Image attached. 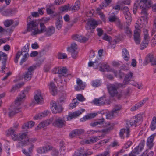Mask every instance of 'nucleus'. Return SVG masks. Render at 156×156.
<instances>
[{"instance_id":"42","label":"nucleus","mask_w":156,"mask_h":156,"mask_svg":"<svg viewBox=\"0 0 156 156\" xmlns=\"http://www.w3.org/2000/svg\"><path fill=\"white\" fill-rule=\"evenodd\" d=\"M79 102L76 99H74L72 102L69 104V106L72 108L75 107L76 105H78Z\"/></svg>"},{"instance_id":"58","label":"nucleus","mask_w":156,"mask_h":156,"mask_svg":"<svg viewBox=\"0 0 156 156\" xmlns=\"http://www.w3.org/2000/svg\"><path fill=\"white\" fill-rule=\"evenodd\" d=\"M21 55H23V54H22V53H21L20 51H18L17 52L14 60V62L15 63H16L18 62V60Z\"/></svg>"},{"instance_id":"6","label":"nucleus","mask_w":156,"mask_h":156,"mask_svg":"<svg viewBox=\"0 0 156 156\" xmlns=\"http://www.w3.org/2000/svg\"><path fill=\"white\" fill-rule=\"evenodd\" d=\"M98 24V23L95 20L90 19L86 23L85 27L87 30H90L92 33L93 30L95 28Z\"/></svg>"},{"instance_id":"49","label":"nucleus","mask_w":156,"mask_h":156,"mask_svg":"<svg viewBox=\"0 0 156 156\" xmlns=\"http://www.w3.org/2000/svg\"><path fill=\"white\" fill-rule=\"evenodd\" d=\"M103 39L108 41L109 44L110 45H111L112 43L110 42V40L111 39V37L108 35L106 34H105L103 36Z\"/></svg>"},{"instance_id":"20","label":"nucleus","mask_w":156,"mask_h":156,"mask_svg":"<svg viewBox=\"0 0 156 156\" xmlns=\"http://www.w3.org/2000/svg\"><path fill=\"white\" fill-rule=\"evenodd\" d=\"M34 99L37 104H41L43 102V98L41 93H38L34 96Z\"/></svg>"},{"instance_id":"44","label":"nucleus","mask_w":156,"mask_h":156,"mask_svg":"<svg viewBox=\"0 0 156 156\" xmlns=\"http://www.w3.org/2000/svg\"><path fill=\"white\" fill-rule=\"evenodd\" d=\"M143 9L141 12V14L142 16V18H143L144 20L145 18L147 19L148 17V14L146 9Z\"/></svg>"},{"instance_id":"11","label":"nucleus","mask_w":156,"mask_h":156,"mask_svg":"<svg viewBox=\"0 0 156 156\" xmlns=\"http://www.w3.org/2000/svg\"><path fill=\"white\" fill-rule=\"evenodd\" d=\"M142 115L140 114H138L133 119V120H131L129 122L131 126L135 125L136 126L137 125H139L142 119Z\"/></svg>"},{"instance_id":"8","label":"nucleus","mask_w":156,"mask_h":156,"mask_svg":"<svg viewBox=\"0 0 156 156\" xmlns=\"http://www.w3.org/2000/svg\"><path fill=\"white\" fill-rule=\"evenodd\" d=\"M50 104L51 109L53 113H60L62 112L63 108L62 106H58L57 103L55 101H51Z\"/></svg>"},{"instance_id":"9","label":"nucleus","mask_w":156,"mask_h":156,"mask_svg":"<svg viewBox=\"0 0 156 156\" xmlns=\"http://www.w3.org/2000/svg\"><path fill=\"white\" fill-rule=\"evenodd\" d=\"M36 68V66H30L28 68L27 71L23 75V78L25 80L28 81L31 79L33 71Z\"/></svg>"},{"instance_id":"26","label":"nucleus","mask_w":156,"mask_h":156,"mask_svg":"<svg viewBox=\"0 0 156 156\" xmlns=\"http://www.w3.org/2000/svg\"><path fill=\"white\" fill-rule=\"evenodd\" d=\"M155 136V134H153L149 136L147 139V145L149 149L151 148L153 146V142L154 138Z\"/></svg>"},{"instance_id":"27","label":"nucleus","mask_w":156,"mask_h":156,"mask_svg":"<svg viewBox=\"0 0 156 156\" xmlns=\"http://www.w3.org/2000/svg\"><path fill=\"white\" fill-rule=\"evenodd\" d=\"M147 60L151 62L152 65L155 68V72H156V58H154L152 55H149Z\"/></svg>"},{"instance_id":"22","label":"nucleus","mask_w":156,"mask_h":156,"mask_svg":"<svg viewBox=\"0 0 156 156\" xmlns=\"http://www.w3.org/2000/svg\"><path fill=\"white\" fill-rule=\"evenodd\" d=\"M3 57V61L2 62V64L3 65L2 66V69H5V65H6V62L7 60V55L3 53L2 52L0 51V60H1V57Z\"/></svg>"},{"instance_id":"61","label":"nucleus","mask_w":156,"mask_h":156,"mask_svg":"<svg viewBox=\"0 0 156 156\" xmlns=\"http://www.w3.org/2000/svg\"><path fill=\"white\" fill-rule=\"evenodd\" d=\"M6 15L7 16H11L13 13V11L12 9L7 10L5 11Z\"/></svg>"},{"instance_id":"3","label":"nucleus","mask_w":156,"mask_h":156,"mask_svg":"<svg viewBox=\"0 0 156 156\" xmlns=\"http://www.w3.org/2000/svg\"><path fill=\"white\" fill-rule=\"evenodd\" d=\"M27 31H31L32 35H35L36 31L38 26V23L36 20H33L31 16H29L27 19Z\"/></svg>"},{"instance_id":"64","label":"nucleus","mask_w":156,"mask_h":156,"mask_svg":"<svg viewBox=\"0 0 156 156\" xmlns=\"http://www.w3.org/2000/svg\"><path fill=\"white\" fill-rule=\"evenodd\" d=\"M99 156H110V152L109 151H105L103 153L98 154Z\"/></svg>"},{"instance_id":"19","label":"nucleus","mask_w":156,"mask_h":156,"mask_svg":"<svg viewBox=\"0 0 156 156\" xmlns=\"http://www.w3.org/2000/svg\"><path fill=\"white\" fill-rule=\"evenodd\" d=\"M140 32L136 31H134V39L136 44H140Z\"/></svg>"},{"instance_id":"45","label":"nucleus","mask_w":156,"mask_h":156,"mask_svg":"<svg viewBox=\"0 0 156 156\" xmlns=\"http://www.w3.org/2000/svg\"><path fill=\"white\" fill-rule=\"evenodd\" d=\"M49 123L47 121H45L40 123L37 127L40 129L43 128L45 126H48Z\"/></svg>"},{"instance_id":"43","label":"nucleus","mask_w":156,"mask_h":156,"mask_svg":"<svg viewBox=\"0 0 156 156\" xmlns=\"http://www.w3.org/2000/svg\"><path fill=\"white\" fill-rule=\"evenodd\" d=\"M24 83L23 82L17 84L16 85L14 86H13L12 88L11 89V92L14 91L17 89L20 88L22 86L24 85Z\"/></svg>"},{"instance_id":"36","label":"nucleus","mask_w":156,"mask_h":156,"mask_svg":"<svg viewBox=\"0 0 156 156\" xmlns=\"http://www.w3.org/2000/svg\"><path fill=\"white\" fill-rule=\"evenodd\" d=\"M29 43H27L26 46H24L20 52L22 53L23 54H28V52L29 51Z\"/></svg>"},{"instance_id":"1","label":"nucleus","mask_w":156,"mask_h":156,"mask_svg":"<svg viewBox=\"0 0 156 156\" xmlns=\"http://www.w3.org/2000/svg\"><path fill=\"white\" fill-rule=\"evenodd\" d=\"M7 135L11 136L14 140H18L19 145L22 146H26L29 142V138L26 133H20L18 135L15 131L12 129L10 128L7 133Z\"/></svg>"},{"instance_id":"62","label":"nucleus","mask_w":156,"mask_h":156,"mask_svg":"<svg viewBox=\"0 0 156 156\" xmlns=\"http://www.w3.org/2000/svg\"><path fill=\"white\" fill-rule=\"evenodd\" d=\"M99 139H98V136L93 137L90 139V141L91 143H94L96 142Z\"/></svg>"},{"instance_id":"54","label":"nucleus","mask_w":156,"mask_h":156,"mask_svg":"<svg viewBox=\"0 0 156 156\" xmlns=\"http://www.w3.org/2000/svg\"><path fill=\"white\" fill-rule=\"evenodd\" d=\"M77 19H75L73 20L70 21L68 23V27L70 28L75 23L77 22Z\"/></svg>"},{"instance_id":"57","label":"nucleus","mask_w":156,"mask_h":156,"mask_svg":"<svg viewBox=\"0 0 156 156\" xmlns=\"http://www.w3.org/2000/svg\"><path fill=\"white\" fill-rule=\"evenodd\" d=\"M100 82L99 80H95L93 81L92 85L94 87H98L100 85Z\"/></svg>"},{"instance_id":"38","label":"nucleus","mask_w":156,"mask_h":156,"mask_svg":"<svg viewBox=\"0 0 156 156\" xmlns=\"http://www.w3.org/2000/svg\"><path fill=\"white\" fill-rule=\"evenodd\" d=\"M125 19L126 20V23L129 25L131 22V16L130 12H127L124 14Z\"/></svg>"},{"instance_id":"60","label":"nucleus","mask_w":156,"mask_h":156,"mask_svg":"<svg viewBox=\"0 0 156 156\" xmlns=\"http://www.w3.org/2000/svg\"><path fill=\"white\" fill-rule=\"evenodd\" d=\"M76 98L77 100H78L80 101H83L85 99V98H84V97L80 94H78L77 95Z\"/></svg>"},{"instance_id":"50","label":"nucleus","mask_w":156,"mask_h":156,"mask_svg":"<svg viewBox=\"0 0 156 156\" xmlns=\"http://www.w3.org/2000/svg\"><path fill=\"white\" fill-rule=\"evenodd\" d=\"M51 150H52L51 154L53 156H58V155L59 152L57 149L52 147V148Z\"/></svg>"},{"instance_id":"31","label":"nucleus","mask_w":156,"mask_h":156,"mask_svg":"<svg viewBox=\"0 0 156 156\" xmlns=\"http://www.w3.org/2000/svg\"><path fill=\"white\" fill-rule=\"evenodd\" d=\"M106 128L102 129V133H108L112 130L114 128L113 126L111 125L110 123H108L106 124Z\"/></svg>"},{"instance_id":"59","label":"nucleus","mask_w":156,"mask_h":156,"mask_svg":"<svg viewBox=\"0 0 156 156\" xmlns=\"http://www.w3.org/2000/svg\"><path fill=\"white\" fill-rule=\"evenodd\" d=\"M71 53L72 57L73 58H76L78 54V52L76 50L74 51H69Z\"/></svg>"},{"instance_id":"13","label":"nucleus","mask_w":156,"mask_h":156,"mask_svg":"<svg viewBox=\"0 0 156 156\" xmlns=\"http://www.w3.org/2000/svg\"><path fill=\"white\" fill-rule=\"evenodd\" d=\"M121 108V106L120 105H116L113 110L108 114L106 115V118L108 119H111L115 116V115L117 112V111L120 110Z\"/></svg>"},{"instance_id":"23","label":"nucleus","mask_w":156,"mask_h":156,"mask_svg":"<svg viewBox=\"0 0 156 156\" xmlns=\"http://www.w3.org/2000/svg\"><path fill=\"white\" fill-rule=\"evenodd\" d=\"M112 69L110 68L109 66L105 63H101L100 65L99 70L102 72L105 71H111Z\"/></svg>"},{"instance_id":"55","label":"nucleus","mask_w":156,"mask_h":156,"mask_svg":"<svg viewBox=\"0 0 156 156\" xmlns=\"http://www.w3.org/2000/svg\"><path fill=\"white\" fill-rule=\"evenodd\" d=\"M116 24L117 26L120 29H123V26L122 23L121 22L120 20H117Z\"/></svg>"},{"instance_id":"41","label":"nucleus","mask_w":156,"mask_h":156,"mask_svg":"<svg viewBox=\"0 0 156 156\" xmlns=\"http://www.w3.org/2000/svg\"><path fill=\"white\" fill-rule=\"evenodd\" d=\"M125 33L129 37L131 38L132 36V32L131 29L128 26L124 28Z\"/></svg>"},{"instance_id":"10","label":"nucleus","mask_w":156,"mask_h":156,"mask_svg":"<svg viewBox=\"0 0 156 156\" xmlns=\"http://www.w3.org/2000/svg\"><path fill=\"white\" fill-rule=\"evenodd\" d=\"M55 72L53 73L54 74H58L62 75L59 76L60 77L62 76H67L68 74H67V69L65 67H63L60 68H54L53 70Z\"/></svg>"},{"instance_id":"40","label":"nucleus","mask_w":156,"mask_h":156,"mask_svg":"<svg viewBox=\"0 0 156 156\" xmlns=\"http://www.w3.org/2000/svg\"><path fill=\"white\" fill-rule=\"evenodd\" d=\"M150 127L152 130H154L156 128V117L155 116L153 118Z\"/></svg>"},{"instance_id":"34","label":"nucleus","mask_w":156,"mask_h":156,"mask_svg":"<svg viewBox=\"0 0 156 156\" xmlns=\"http://www.w3.org/2000/svg\"><path fill=\"white\" fill-rule=\"evenodd\" d=\"M50 89L52 92V94L55 95L57 93L56 87L52 82H51L50 84Z\"/></svg>"},{"instance_id":"16","label":"nucleus","mask_w":156,"mask_h":156,"mask_svg":"<svg viewBox=\"0 0 156 156\" xmlns=\"http://www.w3.org/2000/svg\"><path fill=\"white\" fill-rule=\"evenodd\" d=\"M39 26L37 27V31H36V35L38 34L45 33L47 28L44 25V23L40 22L39 24Z\"/></svg>"},{"instance_id":"7","label":"nucleus","mask_w":156,"mask_h":156,"mask_svg":"<svg viewBox=\"0 0 156 156\" xmlns=\"http://www.w3.org/2000/svg\"><path fill=\"white\" fill-rule=\"evenodd\" d=\"M66 122L64 117H56V119L53 122V125L56 127L61 128L65 126Z\"/></svg>"},{"instance_id":"21","label":"nucleus","mask_w":156,"mask_h":156,"mask_svg":"<svg viewBox=\"0 0 156 156\" xmlns=\"http://www.w3.org/2000/svg\"><path fill=\"white\" fill-rule=\"evenodd\" d=\"M56 28L59 30L61 29L63 25V21L62 17H59L56 20V22L55 23Z\"/></svg>"},{"instance_id":"18","label":"nucleus","mask_w":156,"mask_h":156,"mask_svg":"<svg viewBox=\"0 0 156 156\" xmlns=\"http://www.w3.org/2000/svg\"><path fill=\"white\" fill-rule=\"evenodd\" d=\"M55 29L53 26H50L47 28L45 32V35L47 37L50 36L52 35L55 32Z\"/></svg>"},{"instance_id":"56","label":"nucleus","mask_w":156,"mask_h":156,"mask_svg":"<svg viewBox=\"0 0 156 156\" xmlns=\"http://www.w3.org/2000/svg\"><path fill=\"white\" fill-rule=\"evenodd\" d=\"M148 152L147 150L145 151L142 154L141 156H153V152L152 151H151L149 153L147 154Z\"/></svg>"},{"instance_id":"48","label":"nucleus","mask_w":156,"mask_h":156,"mask_svg":"<svg viewBox=\"0 0 156 156\" xmlns=\"http://www.w3.org/2000/svg\"><path fill=\"white\" fill-rule=\"evenodd\" d=\"M23 57L22 58L20 62V65H22V64L25 62L27 59V57L29 56V54H23Z\"/></svg>"},{"instance_id":"32","label":"nucleus","mask_w":156,"mask_h":156,"mask_svg":"<svg viewBox=\"0 0 156 156\" xmlns=\"http://www.w3.org/2000/svg\"><path fill=\"white\" fill-rule=\"evenodd\" d=\"M126 129L123 128L122 129H121L120 130V132H119V134L120 136L122 138L123 136V134L124 133H126V137H128L129 135V128H127L126 129Z\"/></svg>"},{"instance_id":"24","label":"nucleus","mask_w":156,"mask_h":156,"mask_svg":"<svg viewBox=\"0 0 156 156\" xmlns=\"http://www.w3.org/2000/svg\"><path fill=\"white\" fill-rule=\"evenodd\" d=\"M98 115L97 113H92L88 114L85 116L81 118L80 120L81 122H83L86 120L91 119L94 118Z\"/></svg>"},{"instance_id":"4","label":"nucleus","mask_w":156,"mask_h":156,"mask_svg":"<svg viewBox=\"0 0 156 156\" xmlns=\"http://www.w3.org/2000/svg\"><path fill=\"white\" fill-rule=\"evenodd\" d=\"M151 6V2L149 0H137L135 2L133 7V12L136 11L139 8L146 9Z\"/></svg>"},{"instance_id":"51","label":"nucleus","mask_w":156,"mask_h":156,"mask_svg":"<svg viewBox=\"0 0 156 156\" xmlns=\"http://www.w3.org/2000/svg\"><path fill=\"white\" fill-rule=\"evenodd\" d=\"M148 40H144L142 44H144V47H143V45H140V49L141 50H143L148 45Z\"/></svg>"},{"instance_id":"12","label":"nucleus","mask_w":156,"mask_h":156,"mask_svg":"<svg viewBox=\"0 0 156 156\" xmlns=\"http://www.w3.org/2000/svg\"><path fill=\"white\" fill-rule=\"evenodd\" d=\"M72 38L73 40L81 43H85L89 39L88 37L83 36L79 34H74L73 35Z\"/></svg>"},{"instance_id":"52","label":"nucleus","mask_w":156,"mask_h":156,"mask_svg":"<svg viewBox=\"0 0 156 156\" xmlns=\"http://www.w3.org/2000/svg\"><path fill=\"white\" fill-rule=\"evenodd\" d=\"M58 58L59 59H65L67 58V55L65 53H59L58 55Z\"/></svg>"},{"instance_id":"25","label":"nucleus","mask_w":156,"mask_h":156,"mask_svg":"<svg viewBox=\"0 0 156 156\" xmlns=\"http://www.w3.org/2000/svg\"><path fill=\"white\" fill-rule=\"evenodd\" d=\"M105 122V119L103 118L99 119L98 121L91 123L90 125L93 127H95L98 125H101Z\"/></svg>"},{"instance_id":"5","label":"nucleus","mask_w":156,"mask_h":156,"mask_svg":"<svg viewBox=\"0 0 156 156\" xmlns=\"http://www.w3.org/2000/svg\"><path fill=\"white\" fill-rule=\"evenodd\" d=\"M122 86V84L118 83L108 85L107 88L110 95L112 97L115 96L118 93L117 89Z\"/></svg>"},{"instance_id":"35","label":"nucleus","mask_w":156,"mask_h":156,"mask_svg":"<svg viewBox=\"0 0 156 156\" xmlns=\"http://www.w3.org/2000/svg\"><path fill=\"white\" fill-rule=\"evenodd\" d=\"M122 55L126 61H128L129 60V55L127 50L126 49L124 48L123 49Z\"/></svg>"},{"instance_id":"53","label":"nucleus","mask_w":156,"mask_h":156,"mask_svg":"<svg viewBox=\"0 0 156 156\" xmlns=\"http://www.w3.org/2000/svg\"><path fill=\"white\" fill-rule=\"evenodd\" d=\"M79 154L80 156H86V155L84 154V149L83 147H81L78 149Z\"/></svg>"},{"instance_id":"63","label":"nucleus","mask_w":156,"mask_h":156,"mask_svg":"<svg viewBox=\"0 0 156 156\" xmlns=\"http://www.w3.org/2000/svg\"><path fill=\"white\" fill-rule=\"evenodd\" d=\"M46 11L48 14H50L54 13V11L50 8V6L48 5L47 7Z\"/></svg>"},{"instance_id":"30","label":"nucleus","mask_w":156,"mask_h":156,"mask_svg":"<svg viewBox=\"0 0 156 156\" xmlns=\"http://www.w3.org/2000/svg\"><path fill=\"white\" fill-rule=\"evenodd\" d=\"M82 113V112L80 111H75L73 113L69 114L67 117V119L69 120V118L72 119L79 116Z\"/></svg>"},{"instance_id":"28","label":"nucleus","mask_w":156,"mask_h":156,"mask_svg":"<svg viewBox=\"0 0 156 156\" xmlns=\"http://www.w3.org/2000/svg\"><path fill=\"white\" fill-rule=\"evenodd\" d=\"M135 30L134 31H140V30L143 27V23L141 20H138L136 23L135 26Z\"/></svg>"},{"instance_id":"29","label":"nucleus","mask_w":156,"mask_h":156,"mask_svg":"<svg viewBox=\"0 0 156 156\" xmlns=\"http://www.w3.org/2000/svg\"><path fill=\"white\" fill-rule=\"evenodd\" d=\"M49 112L48 111H44L43 112L40 113L34 116V118L35 119H41L42 117L47 116Z\"/></svg>"},{"instance_id":"47","label":"nucleus","mask_w":156,"mask_h":156,"mask_svg":"<svg viewBox=\"0 0 156 156\" xmlns=\"http://www.w3.org/2000/svg\"><path fill=\"white\" fill-rule=\"evenodd\" d=\"M13 22L12 20H7L4 22V24L6 27H8L13 24Z\"/></svg>"},{"instance_id":"15","label":"nucleus","mask_w":156,"mask_h":156,"mask_svg":"<svg viewBox=\"0 0 156 156\" xmlns=\"http://www.w3.org/2000/svg\"><path fill=\"white\" fill-rule=\"evenodd\" d=\"M52 148V147L49 145L44 146L38 148L37 151L40 154L45 153Z\"/></svg>"},{"instance_id":"37","label":"nucleus","mask_w":156,"mask_h":156,"mask_svg":"<svg viewBox=\"0 0 156 156\" xmlns=\"http://www.w3.org/2000/svg\"><path fill=\"white\" fill-rule=\"evenodd\" d=\"M77 49V47L76 44L75 43H73L69 47H68L67 48V51H76Z\"/></svg>"},{"instance_id":"46","label":"nucleus","mask_w":156,"mask_h":156,"mask_svg":"<svg viewBox=\"0 0 156 156\" xmlns=\"http://www.w3.org/2000/svg\"><path fill=\"white\" fill-rule=\"evenodd\" d=\"M133 76V73L130 72L129 73L126 74L125 76L124 80L126 82H128L130 81Z\"/></svg>"},{"instance_id":"17","label":"nucleus","mask_w":156,"mask_h":156,"mask_svg":"<svg viewBox=\"0 0 156 156\" xmlns=\"http://www.w3.org/2000/svg\"><path fill=\"white\" fill-rule=\"evenodd\" d=\"M145 143V140H142L139 145L136 147L134 150L132 151V152L134 154H138L139 152L141 151L143 149Z\"/></svg>"},{"instance_id":"14","label":"nucleus","mask_w":156,"mask_h":156,"mask_svg":"<svg viewBox=\"0 0 156 156\" xmlns=\"http://www.w3.org/2000/svg\"><path fill=\"white\" fill-rule=\"evenodd\" d=\"M106 98L105 97H101L99 98H95L92 101L94 105L97 106L103 105L105 104Z\"/></svg>"},{"instance_id":"2","label":"nucleus","mask_w":156,"mask_h":156,"mask_svg":"<svg viewBox=\"0 0 156 156\" xmlns=\"http://www.w3.org/2000/svg\"><path fill=\"white\" fill-rule=\"evenodd\" d=\"M25 97L24 93L20 94L17 97L14 101V105L11 107V109H9L10 111L8 114L9 117H12L21 111L20 105Z\"/></svg>"},{"instance_id":"39","label":"nucleus","mask_w":156,"mask_h":156,"mask_svg":"<svg viewBox=\"0 0 156 156\" xmlns=\"http://www.w3.org/2000/svg\"><path fill=\"white\" fill-rule=\"evenodd\" d=\"M101 64V63H97L95 62H93L92 61H90L88 63V65L89 67H93L94 69H98L100 65Z\"/></svg>"},{"instance_id":"33","label":"nucleus","mask_w":156,"mask_h":156,"mask_svg":"<svg viewBox=\"0 0 156 156\" xmlns=\"http://www.w3.org/2000/svg\"><path fill=\"white\" fill-rule=\"evenodd\" d=\"M109 21L110 22H116L117 20H119V18L115 14L114 12L110 14L108 17Z\"/></svg>"}]
</instances>
